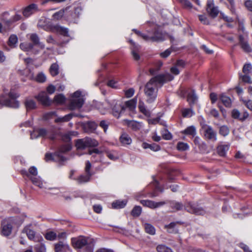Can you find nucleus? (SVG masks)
Segmentation results:
<instances>
[{
  "mask_svg": "<svg viewBox=\"0 0 252 252\" xmlns=\"http://www.w3.org/2000/svg\"><path fill=\"white\" fill-rule=\"evenodd\" d=\"M174 77L168 73L161 74L152 77L146 84L144 87V94L146 101L148 103H152L156 100L158 88L162 85L173 79Z\"/></svg>",
  "mask_w": 252,
  "mask_h": 252,
  "instance_id": "f257e3e1",
  "label": "nucleus"
},
{
  "mask_svg": "<svg viewBox=\"0 0 252 252\" xmlns=\"http://www.w3.org/2000/svg\"><path fill=\"white\" fill-rule=\"evenodd\" d=\"M73 98L71 100L69 105L70 110H73L76 108H81L84 103V100L81 97V92L76 91L72 94Z\"/></svg>",
  "mask_w": 252,
  "mask_h": 252,
  "instance_id": "f03ea898",
  "label": "nucleus"
},
{
  "mask_svg": "<svg viewBox=\"0 0 252 252\" xmlns=\"http://www.w3.org/2000/svg\"><path fill=\"white\" fill-rule=\"evenodd\" d=\"M185 208L188 212L196 215H204L206 213V211L196 203L189 202Z\"/></svg>",
  "mask_w": 252,
  "mask_h": 252,
  "instance_id": "7ed1b4c3",
  "label": "nucleus"
},
{
  "mask_svg": "<svg viewBox=\"0 0 252 252\" xmlns=\"http://www.w3.org/2000/svg\"><path fill=\"white\" fill-rule=\"evenodd\" d=\"M12 228V221L10 219H4L1 221L0 232L3 236H9L11 234Z\"/></svg>",
  "mask_w": 252,
  "mask_h": 252,
  "instance_id": "20e7f679",
  "label": "nucleus"
},
{
  "mask_svg": "<svg viewBox=\"0 0 252 252\" xmlns=\"http://www.w3.org/2000/svg\"><path fill=\"white\" fill-rule=\"evenodd\" d=\"M106 103L112 108L113 115L119 118L121 112L124 109V106L115 100L111 101H107Z\"/></svg>",
  "mask_w": 252,
  "mask_h": 252,
  "instance_id": "39448f33",
  "label": "nucleus"
},
{
  "mask_svg": "<svg viewBox=\"0 0 252 252\" xmlns=\"http://www.w3.org/2000/svg\"><path fill=\"white\" fill-rule=\"evenodd\" d=\"M88 242V239L84 236H79L71 239L72 246L75 249H81L86 246Z\"/></svg>",
  "mask_w": 252,
  "mask_h": 252,
  "instance_id": "423d86ee",
  "label": "nucleus"
},
{
  "mask_svg": "<svg viewBox=\"0 0 252 252\" xmlns=\"http://www.w3.org/2000/svg\"><path fill=\"white\" fill-rule=\"evenodd\" d=\"M204 134L205 137L212 141L217 140V133L213 128L209 126H203Z\"/></svg>",
  "mask_w": 252,
  "mask_h": 252,
  "instance_id": "0eeeda50",
  "label": "nucleus"
},
{
  "mask_svg": "<svg viewBox=\"0 0 252 252\" xmlns=\"http://www.w3.org/2000/svg\"><path fill=\"white\" fill-rule=\"evenodd\" d=\"M140 202L143 206L152 209L160 207L166 204L165 201L155 202L150 200H141Z\"/></svg>",
  "mask_w": 252,
  "mask_h": 252,
  "instance_id": "6e6552de",
  "label": "nucleus"
},
{
  "mask_svg": "<svg viewBox=\"0 0 252 252\" xmlns=\"http://www.w3.org/2000/svg\"><path fill=\"white\" fill-rule=\"evenodd\" d=\"M9 98L3 100V105L10 107H17L18 106V103L15 100L16 98V94L13 93H10L8 94Z\"/></svg>",
  "mask_w": 252,
  "mask_h": 252,
  "instance_id": "1a4fd4ad",
  "label": "nucleus"
},
{
  "mask_svg": "<svg viewBox=\"0 0 252 252\" xmlns=\"http://www.w3.org/2000/svg\"><path fill=\"white\" fill-rule=\"evenodd\" d=\"M71 149V144L69 143H67L60 148L59 151L55 154V156L58 157V159L64 161L65 159L64 157L63 156L62 154L69 151Z\"/></svg>",
  "mask_w": 252,
  "mask_h": 252,
  "instance_id": "9d476101",
  "label": "nucleus"
},
{
  "mask_svg": "<svg viewBox=\"0 0 252 252\" xmlns=\"http://www.w3.org/2000/svg\"><path fill=\"white\" fill-rule=\"evenodd\" d=\"M38 6L36 4L32 3L28 6L25 7L23 10V15L26 17L28 18L34 12L38 11Z\"/></svg>",
  "mask_w": 252,
  "mask_h": 252,
  "instance_id": "9b49d317",
  "label": "nucleus"
},
{
  "mask_svg": "<svg viewBox=\"0 0 252 252\" xmlns=\"http://www.w3.org/2000/svg\"><path fill=\"white\" fill-rule=\"evenodd\" d=\"M50 31L54 33H59L65 36H68V30L67 28L60 26L59 25L51 26Z\"/></svg>",
  "mask_w": 252,
  "mask_h": 252,
  "instance_id": "f8f14e48",
  "label": "nucleus"
},
{
  "mask_svg": "<svg viewBox=\"0 0 252 252\" xmlns=\"http://www.w3.org/2000/svg\"><path fill=\"white\" fill-rule=\"evenodd\" d=\"M55 252H71L68 245L62 241H60L55 245Z\"/></svg>",
  "mask_w": 252,
  "mask_h": 252,
  "instance_id": "ddd939ff",
  "label": "nucleus"
},
{
  "mask_svg": "<svg viewBox=\"0 0 252 252\" xmlns=\"http://www.w3.org/2000/svg\"><path fill=\"white\" fill-rule=\"evenodd\" d=\"M239 43L243 50L247 52H250L252 49L248 43L247 35H242L239 36Z\"/></svg>",
  "mask_w": 252,
  "mask_h": 252,
  "instance_id": "4468645a",
  "label": "nucleus"
},
{
  "mask_svg": "<svg viewBox=\"0 0 252 252\" xmlns=\"http://www.w3.org/2000/svg\"><path fill=\"white\" fill-rule=\"evenodd\" d=\"M151 39L152 42L162 41L165 39V34L161 30L158 28L155 30Z\"/></svg>",
  "mask_w": 252,
  "mask_h": 252,
  "instance_id": "2eb2a0df",
  "label": "nucleus"
},
{
  "mask_svg": "<svg viewBox=\"0 0 252 252\" xmlns=\"http://www.w3.org/2000/svg\"><path fill=\"white\" fill-rule=\"evenodd\" d=\"M124 124L125 125H126L128 127L135 131L139 130L142 126V124L140 122L128 120H124Z\"/></svg>",
  "mask_w": 252,
  "mask_h": 252,
  "instance_id": "dca6fc26",
  "label": "nucleus"
},
{
  "mask_svg": "<svg viewBox=\"0 0 252 252\" xmlns=\"http://www.w3.org/2000/svg\"><path fill=\"white\" fill-rule=\"evenodd\" d=\"M119 140L123 146L129 145L132 143L130 136L126 132L122 133L119 138Z\"/></svg>",
  "mask_w": 252,
  "mask_h": 252,
  "instance_id": "f3484780",
  "label": "nucleus"
},
{
  "mask_svg": "<svg viewBox=\"0 0 252 252\" xmlns=\"http://www.w3.org/2000/svg\"><path fill=\"white\" fill-rule=\"evenodd\" d=\"M35 98L44 105H49L50 104L48 96L44 92H41Z\"/></svg>",
  "mask_w": 252,
  "mask_h": 252,
  "instance_id": "a211bd4d",
  "label": "nucleus"
},
{
  "mask_svg": "<svg viewBox=\"0 0 252 252\" xmlns=\"http://www.w3.org/2000/svg\"><path fill=\"white\" fill-rule=\"evenodd\" d=\"M207 11L213 18L216 17L219 13L217 7H214L213 3L211 1H208L207 3Z\"/></svg>",
  "mask_w": 252,
  "mask_h": 252,
  "instance_id": "6ab92c4d",
  "label": "nucleus"
},
{
  "mask_svg": "<svg viewBox=\"0 0 252 252\" xmlns=\"http://www.w3.org/2000/svg\"><path fill=\"white\" fill-rule=\"evenodd\" d=\"M30 40L32 42L33 45H37L40 49H43L45 48V45L43 43L40 42L39 37L36 34H31Z\"/></svg>",
  "mask_w": 252,
  "mask_h": 252,
  "instance_id": "aec40b11",
  "label": "nucleus"
},
{
  "mask_svg": "<svg viewBox=\"0 0 252 252\" xmlns=\"http://www.w3.org/2000/svg\"><path fill=\"white\" fill-rule=\"evenodd\" d=\"M130 42L133 46L131 48V54L134 60L138 61L140 59V56L139 55L138 52L139 50L140 47L138 45H136L132 40H130Z\"/></svg>",
  "mask_w": 252,
  "mask_h": 252,
  "instance_id": "412c9836",
  "label": "nucleus"
},
{
  "mask_svg": "<svg viewBox=\"0 0 252 252\" xmlns=\"http://www.w3.org/2000/svg\"><path fill=\"white\" fill-rule=\"evenodd\" d=\"M220 99L226 107H230L231 106L232 101L230 98L224 94L220 95Z\"/></svg>",
  "mask_w": 252,
  "mask_h": 252,
  "instance_id": "4be33fe9",
  "label": "nucleus"
},
{
  "mask_svg": "<svg viewBox=\"0 0 252 252\" xmlns=\"http://www.w3.org/2000/svg\"><path fill=\"white\" fill-rule=\"evenodd\" d=\"M23 232L26 233L30 240H33L35 238V232L30 226L25 227L23 230Z\"/></svg>",
  "mask_w": 252,
  "mask_h": 252,
  "instance_id": "5701e85b",
  "label": "nucleus"
},
{
  "mask_svg": "<svg viewBox=\"0 0 252 252\" xmlns=\"http://www.w3.org/2000/svg\"><path fill=\"white\" fill-rule=\"evenodd\" d=\"M73 116H77V115L75 114L74 113H70L68 114L64 117H59L57 118L55 121L56 123H63L69 121L71 120Z\"/></svg>",
  "mask_w": 252,
  "mask_h": 252,
  "instance_id": "b1692460",
  "label": "nucleus"
},
{
  "mask_svg": "<svg viewBox=\"0 0 252 252\" xmlns=\"http://www.w3.org/2000/svg\"><path fill=\"white\" fill-rule=\"evenodd\" d=\"M138 108L140 111L147 117H150L151 113L149 110L146 109L144 103L142 101H139Z\"/></svg>",
  "mask_w": 252,
  "mask_h": 252,
  "instance_id": "393cba45",
  "label": "nucleus"
},
{
  "mask_svg": "<svg viewBox=\"0 0 252 252\" xmlns=\"http://www.w3.org/2000/svg\"><path fill=\"white\" fill-rule=\"evenodd\" d=\"M228 149L229 146L227 145H220L217 148V151L220 156L223 157L225 156Z\"/></svg>",
  "mask_w": 252,
  "mask_h": 252,
  "instance_id": "a878e982",
  "label": "nucleus"
},
{
  "mask_svg": "<svg viewBox=\"0 0 252 252\" xmlns=\"http://www.w3.org/2000/svg\"><path fill=\"white\" fill-rule=\"evenodd\" d=\"M182 133L194 137L196 134V128L194 126H189L183 131Z\"/></svg>",
  "mask_w": 252,
  "mask_h": 252,
  "instance_id": "bb28decb",
  "label": "nucleus"
},
{
  "mask_svg": "<svg viewBox=\"0 0 252 252\" xmlns=\"http://www.w3.org/2000/svg\"><path fill=\"white\" fill-rule=\"evenodd\" d=\"M92 174H86V175H80L76 179L79 184H83L89 182L90 180Z\"/></svg>",
  "mask_w": 252,
  "mask_h": 252,
  "instance_id": "cd10ccee",
  "label": "nucleus"
},
{
  "mask_svg": "<svg viewBox=\"0 0 252 252\" xmlns=\"http://www.w3.org/2000/svg\"><path fill=\"white\" fill-rule=\"evenodd\" d=\"M177 222H172L170 224L164 225V228L166 229L167 232L169 233H176L177 230L175 229V226Z\"/></svg>",
  "mask_w": 252,
  "mask_h": 252,
  "instance_id": "c85d7f7f",
  "label": "nucleus"
},
{
  "mask_svg": "<svg viewBox=\"0 0 252 252\" xmlns=\"http://www.w3.org/2000/svg\"><path fill=\"white\" fill-rule=\"evenodd\" d=\"M142 147L145 149L149 148L154 151H158L160 150V147L156 144H149L144 142L142 143Z\"/></svg>",
  "mask_w": 252,
  "mask_h": 252,
  "instance_id": "c756f323",
  "label": "nucleus"
},
{
  "mask_svg": "<svg viewBox=\"0 0 252 252\" xmlns=\"http://www.w3.org/2000/svg\"><path fill=\"white\" fill-rule=\"evenodd\" d=\"M126 204L125 200H116L112 203V207L114 209H121L124 208Z\"/></svg>",
  "mask_w": 252,
  "mask_h": 252,
  "instance_id": "7c9ffc66",
  "label": "nucleus"
},
{
  "mask_svg": "<svg viewBox=\"0 0 252 252\" xmlns=\"http://www.w3.org/2000/svg\"><path fill=\"white\" fill-rule=\"evenodd\" d=\"M144 226L146 233L152 235H154L156 234V229L152 224L145 223H144Z\"/></svg>",
  "mask_w": 252,
  "mask_h": 252,
  "instance_id": "2f4dec72",
  "label": "nucleus"
},
{
  "mask_svg": "<svg viewBox=\"0 0 252 252\" xmlns=\"http://www.w3.org/2000/svg\"><path fill=\"white\" fill-rule=\"evenodd\" d=\"M158 252H173L172 249L164 244H159L156 247Z\"/></svg>",
  "mask_w": 252,
  "mask_h": 252,
  "instance_id": "473e14b6",
  "label": "nucleus"
},
{
  "mask_svg": "<svg viewBox=\"0 0 252 252\" xmlns=\"http://www.w3.org/2000/svg\"><path fill=\"white\" fill-rule=\"evenodd\" d=\"M30 179L33 184L38 187L40 188H43V182L39 177L35 176L30 177Z\"/></svg>",
  "mask_w": 252,
  "mask_h": 252,
  "instance_id": "72a5a7b5",
  "label": "nucleus"
},
{
  "mask_svg": "<svg viewBox=\"0 0 252 252\" xmlns=\"http://www.w3.org/2000/svg\"><path fill=\"white\" fill-rule=\"evenodd\" d=\"M85 138L87 147H96L98 145V142L94 139H93L90 137H86Z\"/></svg>",
  "mask_w": 252,
  "mask_h": 252,
  "instance_id": "f704fd0d",
  "label": "nucleus"
},
{
  "mask_svg": "<svg viewBox=\"0 0 252 252\" xmlns=\"http://www.w3.org/2000/svg\"><path fill=\"white\" fill-rule=\"evenodd\" d=\"M25 106L28 111L31 110L36 108L35 102L32 99H28L25 102Z\"/></svg>",
  "mask_w": 252,
  "mask_h": 252,
  "instance_id": "c9c22d12",
  "label": "nucleus"
},
{
  "mask_svg": "<svg viewBox=\"0 0 252 252\" xmlns=\"http://www.w3.org/2000/svg\"><path fill=\"white\" fill-rule=\"evenodd\" d=\"M65 97L63 94L56 95L54 98V101L58 104H62L64 103Z\"/></svg>",
  "mask_w": 252,
  "mask_h": 252,
  "instance_id": "e433bc0d",
  "label": "nucleus"
},
{
  "mask_svg": "<svg viewBox=\"0 0 252 252\" xmlns=\"http://www.w3.org/2000/svg\"><path fill=\"white\" fill-rule=\"evenodd\" d=\"M197 100V97L195 94L194 92L192 91L191 93H189L187 96V101L189 104L191 105L193 104Z\"/></svg>",
  "mask_w": 252,
  "mask_h": 252,
  "instance_id": "4c0bfd02",
  "label": "nucleus"
},
{
  "mask_svg": "<svg viewBox=\"0 0 252 252\" xmlns=\"http://www.w3.org/2000/svg\"><path fill=\"white\" fill-rule=\"evenodd\" d=\"M50 72L52 76H55L59 74V65L55 63H53L50 67Z\"/></svg>",
  "mask_w": 252,
  "mask_h": 252,
  "instance_id": "58836bf2",
  "label": "nucleus"
},
{
  "mask_svg": "<svg viewBox=\"0 0 252 252\" xmlns=\"http://www.w3.org/2000/svg\"><path fill=\"white\" fill-rule=\"evenodd\" d=\"M163 63L161 61H158L155 64V68H151L149 70L150 73L151 75L155 74L157 71H158L160 67L162 66Z\"/></svg>",
  "mask_w": 252,
  "mask_h": 252,
  "instance_id": "ea45409f",
  "label": "nucleus"
},
{
  "mask_svg": "<svg viewBox=\"0 0 252 252\" xmlns=\"http://www.w3.org/2000/svg\"><path fill=\"white\" fill-rule=\"evenodd\" d=\"M76 146L78 149H84L87 147L86 144L85 138L78 139L76 141Z\"/></svg>",
  "mask_w": 252,
  "mask_h": 252,
  "instance_id": "a19ab883",
  "label": "nucleus"
},
{
  "mask_svg": "<svg viewBox=\"0 0 252 252\" xmlns=\"http://www.w3.org/2000/svg\"><path fill=\"white\" fill-rule=\"evenodd\" d=\"M142 212V208L139 206H135L131 211V214L134 217H139Z\"/></svg>",
  "mask_w": 252,
  "mask_h": 252,
  "instance_id": "79ce46f5",
  "label": "nucleus"
},
{
  "mask_svg": "<svg viewBox=\"0 0 252 252\" xmlns=\"http://www.w3.org/2000/svg\"><path fill=\"white\" fill-rule=\"evenodd\" d=\"M107 157L111 160H115L118 159L119 157L116 151H106Z\"/></svg>",
  "mask_w": 252,
  "mask_h": 252,
  "instance_id": "37998d69",
  "label": "nucleus"
},
{
  "mask_svg": "<svg viewBox=\"0 0 252 252\" xmlns=\"http://www.w3.org/2000/svg\"><path fill=\"white\" fill-rule=\"evenodd\" d=\"M20 48L25 51H28L32 50L33 45L30 43H22L20 45Z\"/></svg>",
  "mask_w": 252,
  "mask_h": 252,
  "instance_id": "c03bdc74",
  "label": "nucleus"
},
{
  "mask_svg": "<svg viewBox=\"0 0 252 252\" xmlns=\"http://www.w3.org/2000/svg\"><path fill=\"white\" fill-rule=\"evenodd\" d=\"M45 237L48 240L54 241L56 239L57 235L53 231H49L46 233Z\"/></svg>",
  "mask_w": 252,
  "mask_h": 252,
  "instance_id": "a18cd8bd",
  "label": "nucleus"
},
{
  "mask_svg": "<svg viewBox=\"0 0 252 252\" xmlns=\"http://www.w3.org/2000/svg\"><path fill=\"white\" fill-rule=\"evenodd\" d=\"M183 117H190L194 115V112L191 109L185 108L182 110Z\"/></svg>",
  "mask_w": 252,
  "mask_h": 252,
  "instance_id": "49530a36",
  "label": "nucleus"
},
{
  "mask_svg": "<svg viewBox=\"0 0 252 252\" xmlns=\"http://www.w3.org/2000/svg\"><path fill=\"white\" fill-rule=\"evenodd\" d=\"M170 206L175 211L181 210L183 208V205L181 203L174 201L171 202Z\"/></svg>",
  "mask_w": 252,
  "mask_h": 252,
  "instance_id": "de8ad7c7",
  "label": "nucleus"
},
{
  "mask_svg": "<svg viewBox=\"0 0 252 252\" xmlns=\"http://www.w3.org/2000/svg\"><path fill=\"white\" fill-rule=\"evenodd\" d=\"M136 104V99L134 98L128 101H127L126 102V106L129 108L130 110H132L135 107V105Z\"/></svg>",
  "mask_w": 252,
  "mask_h": 252,
  "instance_id": "09e8293b",
  "label": "nucleus"
},
{
  "mask_svg": "<svg viewBox=\"0 0 252 252\" xmlns=\"http://www.w3.org/2000/svg\"><path fill=\"white\" fill-rule=\"evenodd\" d=\"M219 133L220 135L225 136L229 133V129L227 126H222L220 127Z\"/></svg>",
  "mask_w": 252,
  "mask_h": 252,
  "instance_id": "8fccbe9b",
  "label": "nucleus"
},
{
  "mask_svg": "<svg viewBox=\"0 0 252 252\" xmlns=\"http://www.w3.org/2000/svg\"><path fill=\"white\" fill-rule=\"evenodd\" d=\"M177 148L179 151H184L189 149V146L187 143L179 142L177 144Z\"/></svg>",
  "mask_w": 252,
  "mask_h": 252,
  "instance_id": "3c124183",
  "label": "nucleus"
},
{
  "mask_svg": "<svg viewBox=\"0 0 252 252\" xmlns=\"http://www.w3.org/2000/svg\"><path fill=\"white\" fill-rule=\"evenodd\" d=\"M18 38L17 36L15 35H11L9 38L8 45L12 47L17 43Z\"/></svg>",
  "mask_w": 252,
  "mask_h": 252,
  "instance_id": "603ef678",
  "label": "nucleus"
},
{
  "mask_svg": "<svg viewBox=\"0 0 252 252\" xmlns=\"http://www.w3.org/2000/svg\"><path fill=\"white\" fill-rule=\"evenodd\" d=\"M46 77L42 72L39 73L35 78V80L39 83H43L46 81Z\"/></svg>",
  "mask_w": 252,
  "mask_h": 252,
  "instance_id": "864d4df0",
  "label": "nucleus"
},
{
  "mask_svg": "<svg viewBox=\"0 0 252 252\" xmlns=\"http://www.w3.org/2000/svg\"><path fill=\"white\" fill-rule=\"evenodd\" d=\"M64 13V9H61L60 10H59V11L55 13L53 15V18L55 20H60L63 16Z\"/></svg>",
  "mask_w": 252,
  "mask_h": 252,
  "instance_id": "5fc2aeb1",
  "label": "nucleus"
},
{
  "mask_svg": "<svg viewBox=\"0 0 252 252\" xmlns=\"http://www.w3.org/2000/svg\"><path fill=\"white\" fill-rule=\"evenodd\" d=\"M94 105L95 107L98 109L102 114L105 113L106 109L104 107V104L100 102H97Z\"/></svg>",
  "mask_w": 252,
  "mask_h": 252,
  "instance_id": "6e6d98bb",
  "label": "nucleus"
},
{
  "mask_svg": "<svg viewBox=\"0 0 252 252\" xmlns=\"http://www.w3.org/2000/svg\"><path fill=\"white\" fill-rule=\"evenodd\" d=\"M29 173L30 174V178L31 177H35L37 175V170L34 166L31 167L29 169Z\"/></svg>",
  "mask_w": 252,
  "mask_h": 252,
  "instance_id": "4d7b16f0",
  "label": "nucleus"
},
{
  "mask_svg": "<svg viewBox=\"0 0 252 252\" xmlns=\"http://www.w3.org/2000/svg\"><path fill=\"white\" fill-rule=\"evenodd\" d=\"M252 69V66L251 64H246L243 66V72L246 74H249L251 72Z\"/></svg>",
  "mask_w": 252,
  "mask_h": 252,
  "instance_id": "13d9d810",
  "label": "nucleus"
},
{
  "mask_svg": "<svg viewBox=\"0 0 252 252\" xmlns=\"http://www.w3.org/2000/svg\"><path fill=\"white\" fill-rule=\"evenodd\" d=\"M35 250L36 252H46V248L45 245L39 244L36 246Z\"/></svg>",
  "mask_w": 252,
  "mask_h": 252,
  "instance_id": "bf43d9fd",
  "label": "nucleus"
},
{
  "mask_svg": "<svg viewBox=\"0 0 252 252\" xmlns=\"http://www.w3.org/2000/svg\"><path fill=\"white\" fill-rule=\"evenodd\" d=\"M135 90L133 88H130L125 91V95L126 97L129 98L133 96Z\"/></svg>",
  "mask_w": 252,
  "mask_h": 252,
  "instance_id": "052dcab7",
  "label": "nucleus"
},
{
  "mask_svg": "<svg viewBox=\"0 0 252 252\" xmlns=\"http://www.w3.org/2000/svg\"><path fill=\"white\" fill-rule=\"evenodd\" d=\"M199 19L201 23L203 24L208 25L209 24V20L207 18L206 16L204 15H200L198 16Z\"/></svg>",
  "mask_w": 252,
  "mask_h": 252,
  "instance_id": "680f3d73",
  "label": "nucleus"
},
{
  "mask_svg": "<svg viewBox=\"0 0 252 252\" xmlns=\"http://www.w3.org/2000/svg\"><path fill=\"white\" fill-rule=\"evenodd\" d=\"M54 115H56L55 111L49 112L44 114L43 118L44 120H48L51 118Z\"/></svg>",
  "mask_w": 252,
  "mask_h": 252,
  "instance_id": "e2e57ef3",
  "label": "nucleus"
},
{
  "mask_svg": "<svg viewBox=\"0 0 252 252\" xmlns=\"http://www.w3.org/2000/svg\"><path fill=\"white\" fill-rule=\"evenodd\" d=\"M180 2L187 8H191L192 6L191 3L188 0H180Z\"/></svg>",
  "mask_w": 252,
  "mask_h": 252,
  "instance_id": "0e129e2a",
  "label": "nucleus"
},
{
  "mask_svg": "<svg viewBox=\"0 0 252 252\" xmlns=\"http://www.w3.org/2000/svg\"><path fill=\"white\" fill-rule=\"evenodd\" d=\"M99 126L104 129V132H106L108 126V122L104 120L101 121Z\"/></svg>",
  "mask_w": 252,
  "mask_h": 252,
  "instance_id": "69168bd1",
  "label": "nucleus"
},
{
  "mask_svg": "<svg viewBox=\"0 0 252 252\" xmlns=\"http://www.w3.org/2000/svg\"><path fill=\"white\" fill-rule=\"evenodd\" d=\"M232 117L234 119H239L240 118V113L238 110L234 109L231 113Z\"/></svg>",
  "mask_w": 252,
  "mask_h": 252,
  "instance_id": "338daca9",
  "label": "nucleus"
},
{
  "mask_svg": "<svg viewBox=\"0 0 252 252\" xmlns=\"http://www.w3.org/2000/svg\"><path fill=\"white\" fill-rule=\"evenodd\" d=\"M245 6L249 11L252 12V0H247L245 2Z\"/></svg>",
  "mask_w": 252,
  "mask_h": 252,
  "instance_id": "774afa93",
  "label": "nucleus"
}]
</instances>
